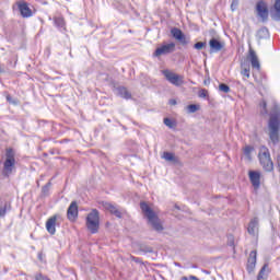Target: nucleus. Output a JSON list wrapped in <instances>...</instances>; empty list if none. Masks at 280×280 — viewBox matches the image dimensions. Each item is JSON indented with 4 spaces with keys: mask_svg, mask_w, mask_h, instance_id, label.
I'll return each instance as SVG.
<instances>
[{
    "mask_svg": "<svg viewBox=\"0 0 280 280\" xmlns=\"http://www.w3.org/2000/svg\"><path fill=\"white\" fill-rule=\"evenodd\" d=\"M145 253H152L151 247H148V248L145 249Z\"/></svg>",
    "mask_w": 280,
    "mask_h": 280,
    "instance_id": "40",
    "label": "nucleus"
},
{
    "mask_svg": "<svg viewBox=\"0 0 280 280\" xmlns=\"http://www.w3.org/2000/svg\"><path fill=\"white\" fill-rule=\"evenodd\" d=\"M268 265H264L257 276V280H268Z\"/></svg>",
    "mask_w": 280,
    "mask_h": 280,
    "instance_id": "19",
    "label": "nucleus"
},
{
    "mask_svg": "<svg viewBox=\"0 0 280 280\" xmlns=\"http://www.w3.org/2000/svg\"><path fill=\"white\" fill-rule=\"evenodd\" d=\"M219 91H222V93H231V88L224 83H221L219 85Z\"/></svg>",
    "mask_w": 280,
    "mask_h": 280,
    "instance_id": "28",
    "label": "nucleus"
},
{
    "mask_svg": "<svg viewBox=\"0 0 280 280\" xmlns=\"http://www.w3.org/2000/svg\"><path fill=\"white\" fill-rule=\"evenodd\" d=\"M49 187H51V183H48L47 185H45V186L43 187V192H44V194H47V191H49Z\"/></svg>",
    "mask_w": 280,
    "mask_h": 280,
    "instance_id": "36",
    "label": "nucleus"
},
{
    "mask_svg": "<svg viewBox=\"0 0 280 280\" xmlns=\"http://www.w3.org/2000/svg\"><path fill=\"white\" fill-rule=\"evenodd\" d=\"M7 101H9V103H12V96L7 95Z\"/></svg>",
    "mask_w": 280,
    "mask_h": 280,
    "instance_id": "38",
    "label": "nucleus"
},
{
    "mask_svg": "<svg viewBox=\"0 0 280 280\" xmlns=\"http://www.w3.org/2000/svg\"><path fill=\"white\" fill-rule=\"evenodd\" d=\"M170 104H171V106H176V100H171Z\"/></svg>",
    "mask_w": 280,
    "mask_h": 280,
    "instance_id": "37",
    "label": "nucleus"
},
{
    "mask_svg": "<svg viewBox=\"0 0 280 280\" xmlns=\"http://www.w3.org/2000/svg\"><path fill=\"white\" fill-rule=\"evenodd\" d=\"M176 51V44H163L158 47L153 52L154 58H161V56H170V54H174Z\"/></svg>",
    "mask_w": 280,
    "mask_h": 280,
    "instance_id": "6",
    "label": "nucleus"
},
{
    "mask_svg": "<svg viewBox=\"0 0 280 280\" xmlns=\"http://www.w3.org/2000/svg\"><path fill=\"white\" fill-rule=\"evenodd\" d=\"M104 208L106 209V211H109L112 215H115L116 218H121V211L115 205L106 202L104 203Z\"/></svg>",
    "mask_w": 280,
    "mask_h": 280,
    "instance_id": "17",
    "label": "nucleus"
},
{
    "mask_svg": "<svg viewBox=\"0 0 280 280\" xmlns=\"http://www.w3.org/2000/svg\"><path fill=\"white\" fill-rule=\"evenodd\" d=\"M58 218L56 215L49 218L46 222V231H48V233L50 235H56V222H57Z\"/></svg>",
    "mask_w": 280,
    "mask_h": 280,
    "instance_id": "14",
    "label": "nucleus"
},
{
    "mask_svg": "<svg viewBox=\"0 0 280 280\" xmlns=\"http://www.w3.org/2000/svg\"><path fill=\"white\" fill-rule=\"evenodd\" d=\"M116 94L119 97H122L124 100H130L132 97V94H130V91H128V89H126L125 86L117 88Z\"/></svg>",
    "mask_w": 280,
    "mask_h": 280,
    "instance_id": "18",
    "label": "nucleus"
},
{
    "mask_svg": "<svg viewBox=\"0 0 280 280\" xmlns=\"http://www.w3.org/2000/svg\"><path fill=\"white\" fill-rule=\"evenodd\" d=\"M259 110L260 115H268V104L266 103V101H261L259 103Z\"/></svg>",
    "mask_w": 280,
    "mask_h": 280,
    "instance_id": "23",
    "label": "nucleus"
},
{
    "mask_svg": "<svg viewBox=\"0 0 280 280\" xmlns=\"http://www.w3.org/2000/svg\"><path fill=\"white\" fill-rule=\"evenodd\" d=\"M247 232L249 235H255L256 233H259V219L254 218L250 220Z\"/></svg>",
    "mask_w": 280,
    "mask_h": 280,
    "instance_id": "15",
    "label": "nucleus"
},
{
    "mask_svg": "<svg viewBox=\"0 0 280 280\" xmlns=\"http://www.w3.org/2000/svg\"><path fill=\"white\" fill-rule=\"evenodd\" d=\"M258 159L265 172H272L275 164L270 158V150L267 147L262 145L259 148Z\"/></svg>",
    "mask_w": 280,
    "mask_h": 280,
    "instance_id": "3",
    "label": "nucleus"
},
{
    "mask_svg": "<svg viewBox=\"0 0 280 280\" xmlns=\"http://www.w3.org/2000/svg\"><path fill=\"white\" fill-rule=\"evenodd\" d=\"M253 150H255V148L250 147V145H246L243 150L246 159H248V161H250V154L253 152Z\"/></svg>",
    "mask_w": 280,
    "mask_h": 280,
    "instance_id": "25",
    "label": "nucleus"
},
{
    "mask_svg": "<svg viewBox=\"0 0 280 280\" xmlns=\"http://www.w3.org/2000/svg\"><path fill=\"white\" fill-rule=\"evenodd\" d=\"M256 11H257V15L262 20V21H268V4L266 3V1L260 0L257 2L256 4Z\"/></svg>",
    "mask_w": 280,
    "mask_h": 280,
    "instance_id": "8",
    "label": "nucleus"
},
{
    "mask_svg": "<svg viewBox=\"0 0 280 280\" xmlns=\"http://www.w3.org/2000/svg\"><path fill=\"white\" fill-rule=\"evenodd\" d=\"M187 113L192 114L197 113V110H200V105L191 104L186 107Z\"/></svg>",
    "mask_w": 280,
    "mask_h": 280,
    "instance_id": "24",
    "label": "nucleus"
},
{
    "mask_svg": "<svg viewBox=\"0 0 280 280\" xmlns=\"http://www.w3.org/2000/svg\"><path fill=\"white\" fill-rule=\"evenodd\" d=\"M249 180L254 187V189H259L261 187V173L257 171L249 172Z\"/></svg>",
    "mask_w": 280,
    "mask_h": 280,
    "instance_id": "10",
    "label": "nucleus"
},
{
    "mask_svg": "<svg viewBox=\"0 0 280 280\" xmlns=\"http://www.w3.org/2000/svg\"><path fill=\"white\" fill-rule=\"evenodd\" d=\"M14 165H16V159H14V150L7 149L5 161L3 163L2 170L3 176H10V174H12V171L14 170Z\"/></svg>",
    "mask_w": 280,
    "mask_h": 280,
    "instance_id": "5",
    "label": "nucleus"
},
{
    "mask_svg": "<svg viewBox=\"0 0 280 280\" xmlns=\"http://www.w3.org/2000/svg\"><path fill=\"white\" fill-rule=\"evenodd\" d=\"M247 60L250 62L252 68L256 69V71H259V69H261V63H259V57H257V52L253 48H249Z\"/></svg>",
    "mask_w": 280,
    "mask_h": 280,
    "instance_id": "9",
    "label": "nucleus"
},
{
    "mask_svg": "<svg viewBox=\"0 0 280 280\" xmlns=\"http://www.w3.org/2000/svg\"><path fill=\"white\" fill-rule=\"evenodd\" d=\"M261 32H266V33H267V32H268V30H266V28H262V30H261Z\"/></svg>",
    "mask_w": 280,
    "mask_h": 280,
    "instance_id": "42",
    "label": "nucleus"
},
{
    "mask_svg": "<svg viewBox=\"0 0 280 280\" xmlns=\"http://www.w3.org/2000/svg\"><path fill=\"white\" fill-rule=\"evenodd\" d=\"M8 211H10V203H4V206L0 208V218H5Z\"/></svg>",
    "mask_w": 280,
    "mask_h": 280,
    "instance_id": "26",
    "label": "nucleus"
},
{
    "mask_svg": "<svg viewBox=\"0 0 280 280\" xmlns=\"http://www.w3.org/2000/svg\"><path fill=\"white\" fill-rule=\"evenodd\" d=\"M38 259L43 261V254H38Z\"/></svg>",
    "mask_w": 280,
    "mask_h": 280,
    "instance_id": "41",
    "label": "nucleus"
},
{
    "mask_svg": "<svg viewBox=\"0 0 280 280\" xmlns=\"http://www.w3.org/2000/svg\"><path fill=\"white\" fill-rule=\"evenodd\" d=\"M238 5H240V0H232V3H231L232 12H235Z\"/></svg>",
    "mask_w": 280,
    "mask_h": 280,
    "instance_id": "31",
    "label": "nucleus"
},
{
    "mask_svg": "<svg viewBox=\"0 0 280 280\" xmlns=\"http://www.w3.org/2000/svg\"><path fill=\"white\" fill-rule=\"evenodd\" d=\"M163 75L165 77L167 82H170L174 86H182V84L184 83L183 77H180L170 70H163Z\"/></svg>",
    "mask_w": 280,
    "mask_h": 280,
    "instance_id": "7",
    "label": "nucleus"
},
{
    "mask_svg": "<svg viewBox=\"0 0 280 280\" xmlns=\"http://www.w3.org/2000/svg\"><path fill=\"white\" fill-rule=\"evenodd\" d=\"M140 209L144 218L148 220V224L153 229V231L161 233V231H163V223L161 222V219H159L156 212H154V210H152V208H150L145 201L140 202Z\"/></svg>",
    "mask_w": 280,
    "mask_h": 280,
    "instance_id": "2",
    "label": "nucleus"
},
{
    "mask_svg": "<svg viewBox=\"0 0 280 280\" xmlns=\"http://www.w3.org/2000/svg\"><path fill=\"white\" fill-rule=\"evenodd\" d=\"M209 46L211 51H222V49H224V44L215 38L210 39L209 42Z\"/></svg>",
    "mask_w": 280,
    "mask_h": 280,
    "instance_id": "16",
    "label": "nucleus"
},
{
    "mask_svg": "<svg viewBox=\"0 0 280 280\" xmlns=\"http://www.w3.org/2000/svg\"><path fill=\"white\" fill-rule=\"evenodd\" d=\"M241 74L244 75V78H250V67L244 68Z\"/></svg>",
    "mask_w": 280,
    "mask_h": 280,
    "instance_id": "30",
    "label": "nucleus"
},
{
    "mask_svg": "<svg viewBox=\"0 0 280 280\" xmlns=\"http://www.w3.org/2000/svg\"><path fill=\"white\" fill-rule=\"evenodd\" d=\"M203 47H207V43H205V42H198V43H196V44L194 45V48L197 49V50H199V51H200V49H202Z\"/></svg>",
    "mask_w": 280,
    "mask_h": 280,
    "instance_id": "29",
    "label": "nucleus"
},
{
    "mask_svg": "<svg viewBox=\"0 0 280 280\" xmlns=\"http://www.w3.org/2000/svg\"><path fill=\"white\" fill-rule=\"evenodd\" d=\"M255 266H257V252L253 250L247 259V271L253 272V270H255Z\"/></svg>",
    "mask_w": 280,
    "mask_h": 280,
    "instance_id": "13",
    "label": "nucleus"
},
{
    "mask_svg": "<svg viewBox=\"0 0 280 280\" xmlns=\"http://www.w3.org/2000/svg\"><path fill=\"white\" fill-rule=\"evenodd\" d=\"M86 229L95 234L100 231V211L93 209L86 217Z\"/></svg>",
    "mask_w": 280,
    "mask_h": 280,
    "instance_id": "4",
    "label": "nucleus"
},
{
    "mask_svg": "<svg viewBox=\"0 0 280 280\" xmlns=\"http://www.w3.org/2000/svg\"><path fill=\"white\" fill-rule=\"evenodd\" d=\"M269 139L277 145L280 141V108L277 103H273V108L270 112V119H269Z\"/></svg>",
    "mask_w": 280,
    "mask_h": 280,
    "instance_id": "1",
    "label": "nucleus"
},
{
    "mask_svg": "<svg viewBox=\"0 0 280 280\" xmlns=\"http://www.w3.org/2000/svg\"><path fill=\"white\" fill-rule=\"evenodd\" d=\"M18 8L21 13V16L23 19H30L32 16V9H30V5L25 1H20L18 2Z\"/></svg>",
    "mask_w": 280,
    "mask_h": 280,
    "instance_id": "12",
    "label": "nucleus"
},
{
    "mask_svg": "<svg viewBox=\"0 0 280 280\" xmlns=\"http://www.w3.org/2000/svg\"><path fill=\"white\" fill-rule=\"evenodd\" d=\"M162 159L170 161L171 163H178V158L171 152H164Z\"/></svg>",
    "mask_w": 280,
    "mask_h": 280,
    "instance_id": "21",
    "label": "nucleus"
},
{
    "mask_svg": "<svg viewBox=\"0 0 280 280\" xmlns=\"http://www.w3.org/2000/svg\"><path fill=\"white\" fill-rule=\"evenodd\" d=\"M54 23L58 30H65L66 23H65V18L62 16H55L54 18Z\"/></svg>",
    "mask_w": 280,
    "mask_h": 280,
    "instance_id": "20",
    "label": "nucleus"
},
{
    "mask_svg": "<svg viewBox=\"0 0 280 280\" xmlns=\"http://www.w3.org/2000/svg\"><path fill=\"white\" fill-rule=\"evenodd\" d=\"M177 40L180 43V45H189V38H187L185 35Z\"/></svg>",
    "mask_w": 280,
    "mask_h": 280,
    "instance_id": "33",
    "label": "nucleus"
},
{
    "mask_svg": "<svg viewBox=\"0 0 280 280\" xmlns=\"http://www.w3.org/2000/svg\"><path fill=\"white\" fill-rule=\"evenodd\" d=\"M67 218L70 222H75L78 220V202L72 201L67 210Z\"/></svg>",
    "mask_w": 280,
    "mask_h": 280,
    "instance_id": "11",
    "label": "nucleus"
},
{
    "mask_svg": "<svg viewBox=\"0 0 280 280\" xmlns=\"http://www.w3.org/2000/svg\"><path fill=\"white\" fill-rule=\"evenodd\" d=\"M190 280H199L196 276H190Z\"/></svg>",
    "mask_w": 280,
    "mask_h": 280,
    "instance_id": "39",
    "label": "nucleus"
},
{
    "mask_svg": "<svg viewBox=\"0 0 280 280\" xmlns=\"http://www.w3.org/2000/svg\"><path fill=\"white\" fill-rule=\"evenodd\" d=\"M198 96L202 97V98L209 97V92L207 90L202 89L199 91Z\"/></svg>",
    "mask_w": 280,
    "mask_h": 280,
    "instance_id": "32",
    "label": "nucleus"
},
{
    "mask_svg": "<svg viewBox=\"0 0 280 280\" xmlns=\"http://www.w3.org/2000/svg\"><path fill=\"white\" fill-rule=\"evenodd\" d=\"M171 34L173 38H175V40H179V38H182L185 35L183 31H180V28H176V27L171 30Z\"/></svg>",
    "mask_w": 280,
    "mask_h": 280,
    "instance_id": "22",
    "label": "nucleus"
},
{
    "mask_svg": "<svg viewBox=\"0 0 280 280\" xmlns=\"http://www.w3.org/2000/svg\"><path fill=\"white\" fill-rule=\"evenodd\" d=\"M164 124H165L168 128H172V126H173L172 119H170V118H164Z\"/></svg>",
    "mask_w": 280,
    "mask_h": 280,
    "instance_id": "35",
    "label": "nucleus"
},
{
    "mask_svg": "<svg viewBox=\"0 0 280 280\" xmlns=\"http://www.w3.org/2000/svg\"><path fill=\"white\" fill-rule=\"evenodd\" d=\"M275 10H276V21H280V0H276L275 3Z\"/></svg>",
    "mask_w": 280,
    "mask_h": 280,
    "instance_id": "27",
    "label": "nucleus"
},
{
    "mask_svg": "<svg viewBox=\"0 0 280 280\" xmlns=\"http://www.w3.org/2000/svg\"><path fill=\"white\" fill-rule=\"evenodd\" d=\"M35 280H49V278H47L46 276H44L43 273H37L35 276Z\"/></svg>",
    "mask_w": 280,
    "mask_h": 280,
    "instance_id": "34",
    "label": "nucleus"
}]
</instances>
